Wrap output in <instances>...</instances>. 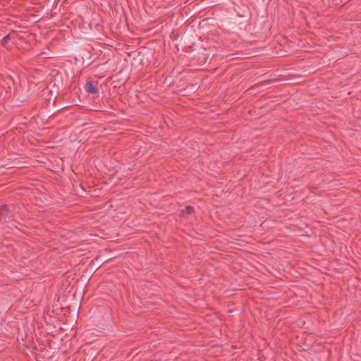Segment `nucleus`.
<instances>
[{
	"instance_id": "nucleus-2",
	"label": "nucleus",
	"mask_w": 361,
	"mask_h": 361,
	"mask_svg": "<svg viewBox=\"0 0 361 361\" xmlns=\"http://www.w3.org/2000/svg\"><path fill=\"white\" fill-rule=\"evenodd\" d=\"M9 212L10 209L6 204H0V221L6 219Z\"/></svg>"
},
{
	"instance_id": "nucleus-1",
	"label": "nucleus",
	"mask_w": 361,
	"mask_h": 361,
	"mask_svg": "<svg viewBox=\"0 0 361 361\" xmlns=\"http://www.w3.org/2000/svg\"><path fill=\"white\" fill-rule=\"evenodd\" d=\"M97 81L88 80L85 85V90L88 94H96L98 93Z\"/></svg>"
},
{
	"instance_id": "nucleus-3",
	"label": "nucleus",
	"mask_w": 361,
	"mask_h": 361,
	"mask_svg": "<svg viewBox=\"0 0 361 361\" xmlns=\"http://www.w3.org/2000/svg\"><path fill=\"white\" fill-rule=\"evenodd\" d=\"M194 212V207L192 206H187L184 210H182L180 214L184 216L185 214H190Z\"/></svg>"
},
{
	"instance_id": "nucleus-4",
	"label": "nucleus",
	"mask_w": 361,
	"mask_h": 361,
	"mask_svg": "<svg viewBox=\"0 0 361 361\" xmlns=\"http://www.w3.org/2000/svg\"><path fill=\"white\" fill-rule=\"evenodd\" d=\"M11 40L10 35H6L1 40V45L6 47L8 42Z\"/></svg>"
}]
</instances>
